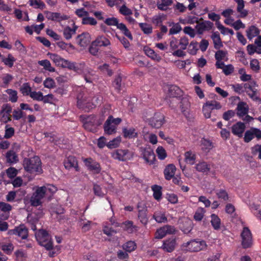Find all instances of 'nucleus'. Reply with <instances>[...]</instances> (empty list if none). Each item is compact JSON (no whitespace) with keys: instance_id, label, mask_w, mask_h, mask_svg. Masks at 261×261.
I'll use <instances>...</instances> for the list:
<instances>
[{"instance_id":"nucleus-1","label":"nucleus","mask_w":261,"mask_h":261,"mask_svg":"<svg viewBox=\"0 0 261 261\" xmlns=\"http://www.w3.org/2000/svg\"><path fill=\"white\" fill-rule=\"evenodd\" d=\"M77 107L85 111H89L96 106L100 105L102 101L101 96H95L92 98L91 102L90 98L88 97L87 95L81 94L77 96Z\"/></svg>"},{"instance_id":"nucleus-2","label":"nucleus","mask_w":261,"mask_h":261,"mask_svg":"<svg viewBox=\"0 0 261 261\" xmlns=\"http://www.w3.org/2000/svg\"><path fill=\"white\" fill-rule=\"evenodd\" d=\"M207 247V245L205 241L198 239L191 240L190 241L183 243L181 246L182 250L191 252L205 250Z\"/></svg>"},{"instance_id":"nucleus-3","label":"nucleus","mask_w":261,"mask_h":261,"mask_svg":"<svg viewBox=\"0 0 261 261\" xmlns=\"http://www.w3.org/2000/svg\"><path fill=\"white\" fill-rule=\"evenodd\" d=\"M47 56L56 65L79 72V68L75 63L66 60L55 54L48 53Z\"/></svg>"},{"instance_id":"nucleus-4","label":"nucleus","mask_w":261,"mask_h":261,"mask_svg":"<svg viewBox=\"0 0 261 261\" xmlns=\"http://www.w3.org/2000/svg\"><path fill=\"white\" fill-rule=\"evenodd\" d=\"M36 239L38 243L43 246L47 250H50L53 248V241L50 236L44 229H40L35 234Z\"/></svg>"},{"instance_id":"nucleus-5","label":"nucleus","mask_w":261,"mask_h":261,"mask_svg":"<svg viewBox=\"0 0 261 261\" xmlns=\"http://www.w3.org/2000/svg\"><path fill=\"white\" fill-rule=\"evenodd\" d=\"M221 108L222 106L221 103L217 101H207L202 106V113L205 118H210L211 116L212 110H219L221 109Z\"/></svg>"},{"instance_id":"nucleus-6","label":"nucleus","mask_w":261,"mask_h":261,"mask_svg":"<svg viewBox=\"0 0 261 261\" xmlns=\"http://www.w3.org/2000/svg\"><path fill=\"white\" fill-rule=\"evenodd\" d=\"M242 245L243 248H250L253 244L252 233L247 227H244L241 232Z\"/></svg>"},{"instance_id":"nucleus-7","label":"nucleus","mask_w":261,"mask_h":261,"mask_svg":"<svg viewBox=\"0 0 261 261\" xmlns=\"http://www.w3.org/2000/svg\"><path fill=\"white\" fill-rule=\"evenodd\" d=\"M8 234L17 236L22 240H27L28 238L29 230L24 224H21L15 227L14 229H10L8 231Z\"/></svg>"},{"instance_id":"nucleus-8","label":"nucleus","mask_w":261,"mask_h":261,"mask_svg":"<svg viewBox=\"0 0 261 261\" xmlns=\"http://www.w3.org/2000/svg\"><path fill=\"white\" fill-rule=\"evenodd\" d=\"M177 240L175 237L172 236L164 240L161 248L165 252L169 253L173 252L177 246Z\"/></svg>"},{"instance_id":"nucleus-9","label":"nucleus","mask_w":261,"mask_h":261,"mask_svg":"<svg viewBox=\"0 0 261 261\" xmlns=\"http://www.w3.org/2000/svg\"><path fill=\"white\" fill-rule=\"evenodd\" d=\"M45 195V194L43 191V188H37L31 197L30 202L31 205L37 206L41 205L42 204L41 200Z\"/></svg>"},{"instance_id":"nucleus-10","label":"nucleus","mask_w":261,"mask_h":261,"mask_svg":"<svg viewBox=\"0 0 261 261\" xmlns=\"http://www.w3.org/2000/svg\"><path fill=\"white\" fill-rule=\"evenodd\" d=\"M114 159L119 161H126L133 156V153L128 150L118 149L112 153Z\"/></svg>"},{"instance_id":"nucleus-11","label":"nucleus","mask_w":261,"mask_h":261,"mask_svg":"<svg viewBox=\"0 0 261 261\" xmlns=\"http://www.w3.org/2000/svg\"><path fill=\"white\" fill-rule=\"evenodd\" d=\"M254 137L258 139L261 138V130L255 128H252L246 132L244 136V141L246 142H249Z\"/></svg>"},{"instance_id":"nucleus-12","label":"nucleus","mask_w":261,"mask_h":261,"mask_svg":"<svg viewBox=\"0 0 261 261\" xmlns=\"http://www.w3.org/2000/svg\"><path fill=\"white\" fill-rule=\"evenodd\" d=\"M164 123V116L161 113H156L151 118L149 124L153 127L160 128Z\"/></svg>"},{"instance_id":"nucleus-13","label":"nucleus","mask_w":261,"mask_h":261,"mask_svg":"<svg viewBox=\"0 0 261 261\" xmlns=\"http://www.w3.org/2000/svg\"><path fill=\"white\" fill-rule=\"evenodd\" d=\"M216 60H217L216 63V67H221L224 63L222 61H227L228 60L227 57V52L222 50H219L215 53V55Z\"/></svg>"},{"instance_id":"nucleus-14","label":"nucleus","mask_w":261,"mask_h":261,"mask_svg":"<svg viewBox=\"0 0 261 261\" xmlns=\"http://www.w3.org/2000/svg\"><path fill=\"white\" fill-rule=\"evenodd\" d=\"M91 41V35L88 33H84L79 35L76 39L77 43L82 47L88 46Z\"/></svg>"},{"instance_id":"nucleus-15","label":"nucleus","mask_w":261,"mask_h":261,"mask_svg":"<svg viewBox=\"0 0 261 261\" xmlns=\"http://www.w3.org/2000/svg\"><path fill=\"white\" fill-rule=\"evenodd\" d=\"M122 131L123 137L126 139L136 138L138 135L136 129L134 127H124Z\"/></svg>"},{"instance_id":"nucleus-16","label":"nucleus","mask_w":261,"mask_h":261,"mask_svg":"<svg viewBox=\"0 0 261 261\" xmlns=\"http://www.w3.org/2000/svg\"><path fill=\"white\" fill-rule=\"evenodd\" d=\"M237 4V11L239 14L238 17L245 18L248 14V11L244 9L245 2L244 0H234Z\"/></svg>"},{"instance_id":"nucleus-17","label":"nucleus","mask_w":261,"mask_h":261,"mask_svg":"<svg viewBox=\"0 0 261 261\" xmlns=\"http://www.w3.org/2000/svg\"><path fill=\"white\" fill-rule=\"evenodd\" d=\"M190 102L187 98H183L180 105V108L182 113L187 118L191 117V114L190 111Z\"/></svg>"},{"instance_id":"nucleus-18","label":"nucleus","mask_w":261,"mask_h":261,"mask_svg":"<svg viewBox=\"0 0 261 261\" xmlns=\"http://www.w3.org/2000/svg\"><path fill=\"white\" fill-rule=\"evenodd\" d=\"M213 27V23L209 21H204L201 23H198L195 28L199 34H202L204 32L210 30Z\"/></svg>"},{"instance_id":"nucleus-19","label":"nucleus","mask_w":261,"mask_h":261,"mask_svg":"<svg viewBox=\"0 0 261 261\" xmlns=\"http://www.w3.org/2000/svg\"><path fill=\"white\" fill-rule=\"evenodd\" d=\"M111 44L110 41L103 35L98 36L96 39L93 41V45L98 47H106Z\"/></svg>"},{"instance_id":"nucleus-20","label":"nucleus","mask_w":261,"mask_h":261,"mask_svg":"<svg viewBox=\"0 0 261 261\" xmlns=\"http://www.w3.org/2000/svg\"><path fill=\"white\" fill-rule=\"evenodd\" d=\"M176 170V168L174 164H168L164 171L165 179L168 180L172 179L175 175Z\"/></svg>"},{"instance_id":"nucleus-21","label":"nucleus","mask_w":261,"mask_h":261,"mask_svg":"<svg viewBox=\"0 0 261 261\" xmlns=\"http://www.w3.org/2000/svg\"><path fill=\"white\" fill-rule=\"evenodd\" d=\"M11 108L7 106L4 107L0 112L1 121L6 123L10 120Z\"/></svg>"},{"instance_id":"nucleus-22","label":"nucleus","mask_w":261,"mask_h":261,"mask_svg":"<svg viewBox=\"0 0 261 261\" xmlns=\"http://www.w3.org/2000/svg\"><path fill=\"white\" fill-rule=\"evenodd\" d=\"M117 126L111 122V118H108L104 125V130L108 135H112L116 133Z\"/></svg>"},{"instance_id":"nucleus-23","label":"nucleus","mask_w":261,"mask_h":261,"mask_svg":"<svg viewBox=\"0 0 261 261\" xmlns=\"http://www.w3.org/2000/svg\"><path fill=\"white\" fill-rule=\"evenodd\" d=\"M245 129V125L242 122H238L232 126V133L238 137H242Z\"/></svg>"},{"instance_id":"nucleus-24","label":"nucleus","mask_w":261,"mask_h":261,"mask_svg":"<svg viewBox=\"0 0 261 261\" xmlns=\"http://www.w3.org/2000/svg\"><path fill=\"white\" fill-rule=\"evenodd\" d=\"M259 30L255 25H251L246 31V36L248 39L252 40L257 37L259 34Z\"/></svg>"},{"instance_id":"nucleus-25","label":"nucleus","mask_w":261,"mask_h":261,"mask_svg":"<svg viewBox=\"0 0 261 261\" xmlns=\"http://www.w3.org/2000/svg\"><path fill=\"white\" fill-rule=\"evenodd\" d=\"M25 170L30 173H40L42 172L41 164H23Z\"/></svg>"},{"instance_id":"nucleus-26","label":"nucleus","mask_w":261,"mask_h":261,"mask_svg":"<svg viewBox=\"0 0 261 261\" xmlns=\"http://www.w3.org/2000/svg\"><path fill=\"white\" fill-rule=\"evenodd\" d=\"M47 18L48 19L53 21H61L62 20L67 19L68 17L67 15L61 14L59 13L49 12L47 14Z\"/></svg>"},{"instance_id":"nucleus-27","label":"nucleus","mask_w":261,"mask_h":261,"mask_svg":"<svg viewBox=\"0 0 261 261\" xmlns=\"http://www.w3.org/2000/svg\"><path fill=\"white\" fill-rule=\"evenodd\" d=\"M201 149L204 152H209L214 147L213 143L209 139L203 138L200 141Z\"/></svg>"},{"instance_id":"nucleus-28","label":"nucleus","mask_w":261,"mask_h":261,"mask_svg":"<svg viewBox=\"0 0 261 261\" xmlns=\"http://www.w3.org/2000/svg\"><path fill=\"white\" fill-rule=\"evenodd\" d=\"M248 106L246 103L240 102L237 106V114L240 117H243L247 114L248 112Z\"/></svg>"},{"instance_id":"nucleus-29","label":"nucleus","mask_w":261,"mask_h":261,"mask_svg":"<svg viewBox=\"0 0 261 261\" xmlns=\"http://www.w3.org/2000/svg\"><path fill=\"white\" fill-rule=\"evenodd\" d=\"M144 51L145 54L152 60L157 62H159L161 60V56L155 53L151 48L148 47H145L144 48Z\"/></svg>"},{"instance_id":"nucleus-30","label":"nucleus","mask_w":261,"mask_h":261,"mask_svg":"<svg viewBox=\"0 0 261 261\" xmlns=\"http://www.w3.org/2000/svg\"><path fill=\"white\" fill-rule=\"evenodd\" d=\"M172 3V0H159L156 3V7L160 10L166 11Z\"/></svg>"},{"instance_id":"nucleus-31","label":"nucleus","mask_w":261,"mask_h":261,"mask_svg":"<svg viewBox=\"0 0 261 261\" xmlns=\"http://www.w3.org/2000/svg\"><path fill=\"white\" fill-rule=\"evenodd\" d=\"M152 217L158 223H166L168 221L165 213L161 211L155 212Z\"/></svg>"},{"instance_id":"nucleus-32","label":"nucleus","mask_w":261,"mask_h":261,"mask_svg":"<svg viewBox=\"0 0 261 261\" xmlns=\"http://www.w3.org/2000/svg\"><path fill=\"white\" fill-rule=\"evenodd\" d=\"M129 233H132L136 227L132 221L127 220L120 224V226Z\"/></svg>"},{"instance_id":"nucleus-33","label":"nucleus","mask_w":261,"mask_h":261,"mask_svg":"<svg viewBox=\"0 0 261 261\" xmlns=\"http://www.w3.org/2000/svg\"><path fill=\"white\" fill-rule=\"evenodd\" d=\"M117 28L121 31V32L128 39L132 40L133 36L132 35L131 33L127 28L126 26L123 23H118L117 25Z\"/></svg>"},{"instance_id":"nucleus-34","label":"nucleus","mask_w":261,"mask_h":261,"mask_svg":"<svg viewBox=\"0 0 261 261\" xmlns=\"http://www.w3.org/2000/svg\"><path fill=\"white\" fill-rule=\"evenodd\" d=\"M117 28L121 31V32L128 39L132 40L133 36L132 35L131 33L127 28L126 26L123 23H118L117 25Z\"/></svg>"},{"instance_id":"nucleus-35","label":"nucleus","mask_w":261,"mask_h":261,"mask_svg":"<svg viewBox=\"0 0 261 261\" xmlns=\"http://www.w3.org/2000/svg\"><path fill=\"white\" fill-rule=\"evenodd\" d=\"M117 28L121 31V32L128 39L132 40L133 36L132 35L131 33L127 28L126 26L123 23H118L117 25Z\"/></svg>"},{"instance_id":"nucleus-36","label":"nucleus","mask_w":261,"mask_h":261,"mask_svg":"<svg viewBox=\"0 0 261 261\" xmlns=\"http://www.w3.org/2000/svg\"><path fill=\"white\" fill-rule=\"evenodd\" d=\"M211 217V223L213 228L216 230L220 229L221 225L220 219L217 215L214 214H212Z\"/></svg>"},{"instance_id":"nucleus-37","label":"nucleus","mask_w":261,"mask_h":261,"mask_svg":"<svg viewBox=\"0 0 261 261\" xmlns=\"http://www.w3.org/2000/svg\"><path fill=\"white\" fill-rule=\"evenodd\" d=\"M122 141V138L120 136H118L113 140L110 141L107 144V146L109 149H114L117 148L119 146Z\"/></svg>"},{"instance_id":"nucleus-38","label":"nucleus","mask_w":261,"mask_h":261,"mask_svg":"<svg viewBox=\"0 0 261 261\" xmlns=\"http://www.w3.org/2000/svg\"><path fill=\"white\" fill-rule=\"evenodd\" d=\"M151 189L153 192V196L154 198L159 201L162 198V187L160 186L154 185L151 187Z\"/></svg>"},{"instance_id":"nucleus-39","label":"nucleus","mask_w":261,"mask_h":261,"mask_svg":"<svg viewBox=\"0 0 261 261\" xmlns=\"http://www.w3.org/2000/svg\"><path fill=\"white\" fill-rule=\"evenodd\" d=\"M77 27L73 26L72 28L66 27L63 30V35L64 37L67 39H70L73 35L75 34Z\"/></svg>"},{"instance_id":"nucleus-40","label":"nucleus","mask_w":261,"mask_h":261,"mask_svg":"<svg viewBox=\"0 0 261 261\" xmlns=\"http://www.w3.org/2000/svg\"><path fill=\"white\" fill-rule=\"evenodd\" d=\"M6 158L8 163H15L18 161L17 155L13 150H10L7 152Z\"/></svg>"},{"instance_id":"nucleus-41","label":"nucleus","mask_w":261,"mask_h":261,"mask_svg":"<svg viewBox=\"0 0 261 261\" xmlns=\"http://www.w3.org/2000/svg\"><path fill=\"white\" fill-rule=\"evenodd\" d=\"M38 63L39 65L42 66L45 70L51 72L55 71V68L51 66L50 62L48 60L39 61Z\"/></svg>"},{"instance_id":"nucleus-42","label":"nucleus","mask_w":261,"mask_h":261,"mask_svg":"<svg viewBox=\"0 0 261 261\" xmlns=\"http://www.w3.org/2000/svg\"><path fill=\"white\" fill-rule=\"evenodd\" d=\"M212 39L215 48H220L223 46L220 35L218 32H215L212 35Z\"/></svg>"},{"instance_id":"nucleus-43","label":"nucleus","mask_w":261,"mask_h":261,"mask_svg":"<svg viewBox=\"0 0 261 261\" xmlns=\"http://www.w3.org/2000/svg\"><path fill=\"white\" fill-rule=\"evenodd\" d=\"M185 162L187 163H193L196 162V154L191 151H187L185 153Z\"/></svg>"},{"instance_id":"nucleus-44","label":"nucleus","mask_w":261,"mask_h":261,"mask_svg":"<svg viewBox=\"0 0 261 261\" xmlns=\"http://www.w3.org/2000/svg\"><path fill=\"white\" fill-rule=\"evenodd\" d=\"M180 22L182 24H194L195 23H198L199 22L198 17L189 15L187 16L184 19H180Z\"/></svg>"},{"instance_id":"nucleus-45","label":"nucleus","mask_w":261,"mask_h":261,"mask_svg":"<svg viewBox=\"0 0 261 261\" xmlns=\"http://www.w3.org/2000/svg\"><path fill=\"white\" fill-rule=\"evenodd\" d=\"M192 62V61L188 59L185 60H177L174 62V63L178 68L184 69H185L187 65H190Z\"/></svg>"},{"instance_id":"nucleus-46","label":"nucleus","mask_w":261,"mask_h":261,"mask_svg":"<svg viewBox=\"0 0 261 261\" xmlns=\"http://www.w3.org/2000/svg\"><path fill=\"white\" fill-rule=\"evenodd\" d=\"M145 140L149 142L151 144L155 145L158 143V138L156 135L152 133H147L144 135Z\"/></svg>"},{"instance_id":"nucleus-47","label":"nucleus","mask_w":261,"mask_h":261,"mask_svg":"<svg viewBox=\"0 0 261 261\" xmlns=\"http://www.w3.org/2000/svg\"><path fill=\"white\" fill-rule=\"evenodd\" d=\"M205 210L204 208L198 207L194 215V219L196 221H200L203 219Z\"/></svg>"},{"instance_id":"nucleus-48","label":"nucleus","mask_w":261,"mask_h":261,"mask_svg":"<svg viewBox=\"0 0 261 261\" xmlns=\"http://www.w3.org/2000/svg\"><path fill=\"white\" fill-rule=\"evenodd\" d=\"M29 4L35 9H43L45 6L41 0H29Z\"/></svg>"},{"instance_id":"nucleus-49","label":"nucleus","mask_w":261,"mask_h":261,"mask_svg":"<svg viewBox=\"0 0 261 261\" xmlns=\"http://www.w3.org/2000/svg\"><path fill=\"white\" fill-rule=\"evenodd\" d=\"M155 158V155L151 150L145 151L144 153V159L148 163H153Z\"/></svg>"},{"instance_id":"nucleus-50","label":"nucleus","mask_w":261,"mask_h":261,"mask_svg":"<svg viewBox=\"0 0 261 261\" xmlns=\"http://www.w3.org/2000/svg\"><path fill=\"white\" fill-rule=\"evenodd\" d=\"M238 73L240 75V79L242 81L246 82L251 79V75L248 74L246 72V70L244 68L239 69Z\"/></svg>"},{"instance_id":"nucleus-51","label":"nucleus","mask_w":261,"mask_h":261,"mask_svg":"<svg viewBox=\"0 0 261 261\" xmlns=\"http://www.w3.org/2000/svg\"><path fill=\"white\" fill-rule=\"evenodd\" d=\"M217 68L222 69L223 73L226 75L231 74L234 71V67L231 64L225 65L223 63V65L221 66V67Z\"/></svg>"},{"instance_id":"nucleus-52","label":"nucleus","mask_w":261,"mask_h":261,"mask_svg":"<svg viewBox=\"0 0 261 261\" xmlns=\"http://www.w3.org/2000/svg\"><path fill=\"white\" fill-rule=\"evenodd\" d=\"M139 26L145 34H150L152 32V27L151 25L146 23H140Z\"/></svg>"},{"instance_id":"nucleus-53","label":"nucleus","mask_w":261,"mask_h":261,"mask_svg":"<svg viewBox=\"0 0 261 261\" xmlns=\"http://www.w3.org/2000/svg\"><path fill=\"white\" fill-rule=\"evenodd\" d=\"M123 248L126 252H130L135 250L136 244L134 241H128L123 245Z\"/></svg>"},{"instance_id":"nucleus-54","label":"nucleus","mask_w":261,"mask_h":261,"mask_svg":"<svg viewBox=\"0 0 261 261\" xmlns=\"http://www.w3.org/2000/svg\"><path fill=\"white\" fill-rule=\"evenodd\" d=\"M15 61V59L11 54H9L7 57L3 58L2 59L4 63L9 67H12L13 66Z\"/></svg>"},{"instance_id":"nucleus-55","label":"nucleus","mask_w":261,"mask_h":261,"mask_svg":"<svg viewBox=\"0 0 261 261\" xmlns=\"http://www.w3.org/2000/svg\"><path fill=\"white\" fill-rule=\"evenodd\" d=\"M196 165L195 168L197 171L202 172L206 174L209 172L210 164H196Z\"/></svg>"},{"instance_id":"nucleus-56","label":"nucleus","mask_w":261,"mask_h":261,"mask_svg":"<svg viewBox=\"0 0 261 261\" xmlns=\"http://www.w3.org/2000/svg\"><path fill=\"white\" fill-rule=\"evenodd\" d=\"M20 90L23 95L30 96V94L32 92L31 90V88L28 83L23 84V85L20 87Z\"/></svg>"},{"instance_id":"nucleus-57","label":"nucleus","mask_w":261,"mask_h":261,"mask_svg":"<svg viewBox=\"0 0 261 261\" xmlns=\"http://www.w3.org/2000/svg\"><path fill=\"white\" fill-rule=\"evenodd\" d=\"M157 155L161 160H164L167 157V153L165 149L161 146H158L156 149Z\"/></svg>"},{"instance_id":"nucleus-58","label":"nucleus","mask_w":261,"mask_h":261,"mask_svg":"<svg viewBox=\"0 0 261 261\" xmlns=\"http://www.w3.org/2000/svg\"><path fill=\"white\" fill-rule=\"evenodd\" d=\"M6 92L9 95V100L11 102H15L17 101L18 97L16 91L12 89H7Z\"/></svg>"},{"instance_id":"nucleus-59","label":"nucleus","mask_w":261,"mask_h":261,"mask_svg":"<svg viewBox=\"0 0 261 261\" xmlns=\"http://www.w3.org/2000/svg\"><path fill=\"white\" fill-rule=\"evenodd\" d=\"M138 217L140 222L145 225L148 222L147 212H138Z\"/></svg>"},{"instance_id":"nucleus-60","label":"nucleus","mask_w":261,"mask_h":261,"mask_svg":"<svg viewBox=\"0 0 261 261\" xmlns=\"http://www.w3.org/2000/svg\"><path fill=\"white\" fill-rule=\"evenodd\" d=\"M198 50V43L195 41H192L188 48L189 53L192 55L196 54Z\"/></svg>"},{"instance_id":"nucleus-61","label":"nucleus","mask_w":261,"mask_h":261,"mask_svg":"<svg viewBox=\"0 0 261 261\" xmlns=\"http://www.w3.org/2000/svg\"><path fill=\"white\" fill-rule=\"evenodd\" d=\"M119 12L120 14L125 16L131 15L133 14V11L125 4H123L122 6L120 7L119 9Z\"/></svg>"},{"instance_id":"nucleus-62","label":"nucleus","mask_w":261,"mask_h":261,"mask_svg":"<svg viewBox=\"0 0 261 261\" xmlns=\"http://www.w3.org/2000/svg\"><path fill=\"white\" fill-rule=\"evenodd\" d=\"M40 188H43V191L45 194L48 193L53 194L57 191V188L52 185H47L46 186L40 187Z\"/></svg>"},{"instance_id":"nucleus-63","label":"nucleus","mask_w":261,"mask_h":261,"mask_svg":"<svg viewBox=\"0 0 261 261\" xmlns=\"http://www.w3.org/2000/svg\"><path fill=\"white\" fill-rule=\"evenodd\" d=\"M43 85L45 88L52 89L56 87V83L53 79L47 77L43 82Z\"/></svg>"},{"instance_id":"nucleus-64","label":"nucleus","mask_w":261,"mask_h":261,"mask_svg":"<svg viewBox=\"0 0 261 261\" xmlns=\"http://www.w3.org/2000/svg\"><path fill=\"white\" fill-rule=\"evenodd\" d=\"M250 66L251 69L255 72H258L260 69L259 62L255 59H252L250 61Z\"/></svg>"}]
</instances>
